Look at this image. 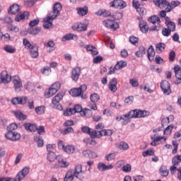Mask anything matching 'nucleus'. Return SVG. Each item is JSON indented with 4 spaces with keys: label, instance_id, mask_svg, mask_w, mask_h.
<instances>
[{
    "label": "nucleus",
    "instance_id": "nucleus-16",
    "mask_svg": "<svg viewBox=\"0 0 181 181\" xmlns=\"http://www.w3.org/2000/svg\"><path fill=\"white\" fill-rule=\"evenodd\" d=\"M56 160L58 162V164L55 165V168H67L69 166V163L66 162L62 156H57Z\"/></svg>",
    "mask_w": 181,
    "mask_h": 181
},
{
    "label": "nucleus",
    "instance_id": "nucleus-50",
    "mask_svg": "<svg viewBox=\"0 0 181 181\" xmlns=\"http://www.w3.org/2000/svg\"><path fill=\"white\" fill-rule=\"evenodd\" d=\"M173 128H175V124H170L168 127H166L164 130V135H170L171 134Z\"/></svg>",
    "mask_w": 181,
    "mask_h": 181
},
{
    "label": "nucleus",
    "instance_id": "nucleus-21",
    "mask_svg": "<svg viewBox=\"0 0 181 181\" xmlns=\"http://www.w3.org/2000/svg\"><path fill=\"white\" fill-rule=\"evenodd\" d=\"M165 25L171 32L176 30V24L174 22L170 21L169 17H165Z\"/></svg>",
    "mask_w": 181,
    "mask_h": 181
},
{
    "label": "nucleus",
    "instance_id": "nucleus-43",
    "mask_svg": "<svg viewBox=\"0 0 181 181\" xmlns=\"http://www.w3.org/2000/svg\"><path fill=\"white\" fill-rule=\"evenodd\" d=\"M117 148L119 149H121L122 151H127V149H129V146H128V144L124 142V141H121L118 145H117Z\"/></svg>",
    "mask_w": 181,
    "mask_h": 181
},
{
    "label": "nucleus",
    "instance_id": "nucleus-23",
    "mask_svg": "<svg viewBox=\"0 0 181 181\" xmlns=\"http://www.w3.org/2000/svg\"><path fill=\"white\" fill-rule=\"evenodd\" d=\"M21 11V6L18 4H13L8 9V13L11 15H16Z\"/></svg>",
    "mask_w": 181,
    "mask_h": 181
},
{
    "label": "nucleus",
    "instance_id": "nucleus-9",
    "mask_svg": "<svg viewBox=\"0 0 181 181\" xmlns=\"http://www.w3.org/2000/svg\"><path fill=\"white\" fill-rule=\"evenodd\" d=\"M126 66H127V62H122V61L118 62L114 68L112 67L110 68L108 74H114V73H115V70H119V69H124V67H126Z\"/></svg>",
    "mask_w": 181,
    "mask_h": 181
},
{
    "label": "nucleus",
    "instance_id": "nucleus-30",
    "mask_svg": "<svg viewBox=\"0 0 181 181\" xmlns=\"http://www.w3.org/2000/svg\"><path fill=\"white\" fill-rule=\"evenodd\" d=\"M14 115L17 119H19V121H25V119L28 118L26 115L23 114V112L19 110L14 112Z\"/></svg>",
    "mask_w": 181,
    "mask_h": 181
},
{
    "label": "nucleus",
    "instance_id": "nucleus-11",
    "mask_svg": "<svg viewBox=\"0 0 181 181\" xmlns=\"http://www.w3.org/2000/svg\"><path fill=\"white\" fill-rule=\"evenodd\" d=\"M139 28L140 30L143 33H146L148 30H150V32H153V30H156V27H153L152 28H149V25H148V23H145V21H140L139 22Z\"/></svg>",
    "mask_w": 181,
    "mask_h": 181
},
{
    "label": "nucleus",
    "instance_id": "nucleus-4",
    "mask_svg": "<svg viewBox=\"0 0 181 181\" xmlns=\"http://www.w3.org/2000/svg\"><path fill=\"white\" fill-rule=\"evenodd\" d=\"M160 88L165 95L172 94V89H170V83L168 81H163L160 83Z\"/></svg>",
    "mask_w": 181,
    "mask_h": 181
},
{
    "label": "nucleus",
    "instance_id": "nucleus-22",
    "mask_svg": "<svg viewBox=\"0 0 181 181\" xmlns=\"http://www.w3.org/2000/svg\"><path fill=\"white\" fill-rule=\"evenodd\" d=\"M28 101V98L22 97V98H14L11 100V103L16 105V104H26Z\"/></svg>",
    "mask_w": 181,
    "mask_h": 181
},
{
    "label": "nucleus",
    "instance_id": "nucleus-61",
    "mask_svg": "<svg viewBox=\"0 0 181 181\" xmlns=\"http://www.w3.org/2000/svg\"><path fill=\"white\" fill-rule=\"evenodd\" d=\"M18 129V124L16 123H12L7 127V131H15Z\"/></svg>",
    "mask_w": 181,
    "mask_h": 181
},
{
    "label": "nucleus",
    "instance_id": "nucleus-8",
    "mask_svg": "<svg viewBox=\"0 0 181 181\" xmlns=\"http://www.w3.org/2000/svg\"><path fill=\"white\" fill-rule=\"evenodd\" d=\"M103 25H105L109 29H113V30H117L119 28V24L112 20H106L103 21Z\"/></svg>",
    "mask_w": 181,
    "mask_h": 181
},
{
    "label": "nucleus",
    "instance_id": "nucleus-51",
    "mask_svg": "<svg viewBox=\"0 0 181 181\" xmlns=\"http://www.w3.org/2000/svg\"><path fill=\"white\" fill-rule=\"evenodd\" d=\"M181 162V156H175L173 159H172V163H173L174 165H177L179 163Z\"/></svg>",
    "mask_w": 181,
    "mask_h": 181
},
{
    "label": "nucleus",
    "instance_id": "nucleus-34",
    "mask_svg": "<svg viewBox=\"0 0 181 181\" xmlns=\"http://www.w3.org/2000/svg\"><path fill=\"white\" fill-rule=\"evenodd\" d=\"M160 175L163 177H166L169 175V170L165 165H161L160 168Z\"/></svg>",
    "mask_w": 181,
    "mask_h": 181
},
{
    "label": "nucleus",
    "instance_id": "nucleus-12",
    "mask_svg": "<svg viewBox=\"0 0 181 181\" xmlns=\"http://www.w3.org/2000/svg\"><path fill=\"white\" fill-rule=\"evenodd\" d=\"M174 73L175 74V77L177 78L175 81V84H180L181 83V67L179 65H175L174 66Z\"/></svg>",
    "mask_w": 181,
    "mask_h": 181
},
{
    "label": "nucleus",
    "instance_id": "nucleus-54",
    "mask_svg": "<svg viewBox=\"0 0 181 181\" xmlns=\"http://www.w3.org/2000/svg\"><path fill=\"white\" fill-rule=\"evenodd\" d=\"M116 156L117 155L115 154V153H109L105 156V160H107L110 162V160H114L115 159Z\"/></svg>",
    "mask_w": 181,
    "mask_h": 181
},
{
    "label": "nucleus",
    "instance_id": "nucleus-33",
    "mask_svg": "<svg viewBox=\"0 0 181 181\" xmlns=\"http://www.w3.org/2000/svg\"><path fill=\"white\" fill-rule=\"evenodd\" d=\"M74 177H76L74 171L69 170L66 174L64 181H73Z\"/></svg>",
    "mask_w": 181,
    "mask_h": 181
},
{
    "label": "nucleus",
    "instance_id": "nucleus-59",
    "mask_svg": "<svg viewBox=\"0 0 181 181\" xmlns=\"http://www.w3.org/2000/svg\"><path fill=\"white\" fill-rule=\"evenodd\" d=\"M83 142L87 145H95V139H84Z\"/></svg>",
    "mask_w": 181,
    "mask_h": 181
},
{
    "label": "nucleus",
    "instance_id": "nucleus-15",
    "mask_svg": "<svg viewBox=\"0 0 181 181\" xmlns=\"http://www.w3.org/2000/svg\"><path fill=\"white\" fill-rule=\"evenodd\" d=\"M13 84H14V88L16 93H19L22 89V81H21V78L18 76H15L13 78Z\"/></svg>",
    "mask_w": 181,
    "mask_h": 181
},
{
    "label": "nucleus",
    "instance_id": "nucleus-2",
    "mask_svg": "<svg viewBox=\"0 0 181 181\" xmlns=\"http://www.w3.org/2000/svg\"><path fill=\"white\" fill-rule=\"evenodd\" d=\"M87 90V86L82 85L80 88L71 89L69 91V94L72 97H81L82 98H86V95H84V91Z\"/></svg>",
    "mask_w": 181,
    "mask_h": 181
},
{
    "label": "nucleus",
    "instance_id": "nucleus-41",
    "mask_svg": "<svg viewBox=\"0 0 181 181\" xmlns=\"http://www.w3.org/2000/svg\"><path fill=\"white\" fill-rule=\"evenodd\" d=\"M57 92H54V90L52 89V88H49V90L45 91V97L46 98H50V97H53L54 94H56Z\"/></svg>",
    "mask_w": 181,
    "mask_h": 181
},
{
    "label": "nucleus",
    "instance_id": "nucleus-37",
    "mask_svg": "<svg viewBox=\"0 0 181 181\" xmlns=\"http://www.w3.org/2000/svg\"><path fill=\"white\" fill-rule=\"evenodd\" d=\"M64 152H66V153H69L70 155L71 153H74V151H76V148L74 147V146L67 145L64 148Z\"/></svg>",
    "mask_w": 181,
    "mask_h": 181
},
{
    "label": "nucleus",
    "instance_id": "nucleus-57",
    "mask_svg": "<svg viewBox=\"0 0 181 181\" xmlns=\"http://www.w3.org/2000/svg\"><path fill=\"white\" fill-rule=\"evenodd\" d=\"M73 114H74L73 108H68L64 112V115H65V117H70V115H73Z\"/></svg>",
    "mask_w": 181,
    "mask_h": 181
},
{
    "label": "nucleus",
    "instance_id": "nucleus-46",
    "mask_svg": "<svg viewBox=\"0 0 181 181\" xmlns=\"http://www.w3.org/2000/svg\"><path fill=\"white\" fill-rule=\"evenodd\" d=\"M101 137L104 135V136H111L112 135V130L111 129H103L100 131Z\"/></svg>",
    "mask_w": 181,
    "mask_h": 181
},
{
    "label": "nucleus",
    "instance_id": "nucleus-35",
    "mask_svg": "<svg viewBox=\"0 0 181 181\" xmlns=\"http://www.w3.org/2000/svg\"><path fill=\"white\" fill-rule=\"evenodd\" d=\"M165 47H166V45L163 42H159L156 45V50L158 52V53H162L163 50H165Z\"/></svg>",
    "mask_w": 181,
    "mask_h": 181
},
{
    "label": "nucleus",
    "instance_id": "nucleus-62",
    "mask_svg": "<svg viewBox=\"0 0 181 181\" xmlns=\"http://www.w3.org/2000/svg\"><path fill=\"white\" fill-rule=\"evenodd\" d=\"M77 12L81 16H84V15H87V9L79 8H77Z\"/></svg>",
    "mask_w": 181,
    "mask_h": 181
},
{
    "label": "nucleus",
    "instance_id": "nucleus-3",
    "mask_svg": "<svg viewBox=\"0 0 181 181\" xmlns=\"http://www.w3.org/2000/svg\"><path fill=\"white\" fill-rule=\"evenodd\" d=\"M60 11H62V4L60 3H56L54 6L53 11L49 13L47 18H50L52 21L56 19L60 15Z\"/></svg>",
    "mask_w": 181,
    "mask_h": 181
},
{
    "label": "nucleus",
    "instance_id": "nucleus-19",
    "mask_svg": "<svg viewBox=\"0 0 181 181\" xmlns=\"http://www.w3.org/2000/svg\"><path fill=\"white\" fill-rule=\"evenodd\" d=\"M29 18V13L28 11H24L18 13L16 18L15 21L16 22H21V21H25V19H28Z\"/></svg>",
    "mask_w": 181,
    "mask_h": 181
},
{
    "label": "nucleus",
    "instance_id": "nucleus-47",
    "mask_svg": "<svg viewBox=\"0 0 181 181\" xmlns=\"http://www.w3.org/2000/svg\"><path fill=\"white\" fill-rule=\"evenodd\" d=\"M42 74L45 76H49V73H52V69L49 66H44L42 69H40Z\"/></svg>",
    "mask_w": 181,
    "mask_h": 181
},
{
    "label": "nucleus",
    "instance_id": "nucleus-20",
    "mask_svg": "<svg viewBox=\"0 0 181 181\" xmlns=\"http://www.w3.org/2000/svg\"><path fill=\"white\" fill-rule=\"evenodd\" d=\"M23 127L26 131H29V132H36L37 131V126L35 124L31 123H25Z\"/></svg>",
    "mask_w": 181,
    "mask_h": 181
},
{
    "label": "nucleus",
    "instance_id": "nucleus-28",
    "mask_svg": "<svg viewBox=\"0 0 181 181\" xmlns=\"http://www.w3.org/2000/svg\"><path fill=\"white\" fill-rule=\"evenodd\" d=\"M148 54V59L150 62H153L154 57H155V49H153V46L151 45L148 47V49L147 51Z\"/></svg>",
    "mask_w": 181,
    "mask_h": 181
},
{
    "label": "nucleus",
    "instance_id": "nucleus-36",
    "mask_svg": "<svg viewBox=\"0 0 181 181\" xmlns=\"http://www.w3.org/2000/svg\"><path fill=\"white\" fill-rule=\"evenodd\" d=\"M148 22H150L151 23H153L154 25V23H158V25H159V23H160V18H159V17L158 16H151L148 19Z\"/></svg>",
    "mask_w": 181,
    "mask_h": 181
},
{
    "label": "nucleus",
    "instance_id": "nucleus-32",
    "mask_svg": "<svg viewBox=\"0 0 181 181\" xmlns=\"http://www.w3.org/2000/svg\"><path fill=\"white\" fill-rule=\"evenodd\" d=\"M50 17H47L44 19L43 26L45 29H50V28H53V23H52Z\"/></svg>",
    "mask_w": 181,
    "mask_h": 181
},
{
    "label": "nucleus",
    "instance_id": "nucleus-24",
    "mask_svg": "<svg viewBox=\"0 0 181 181\" xmlns=\"http://www.w3.org/2000/svg\"><path fill=\"white\" fill-rule=\"evenodd\" d=\"M1 83H9L12 78L8 74V71H3L1 74Z\"/></svg>",
    "mask_w": 181,
    "mask_h": 181
},
{
    "label": "nucleus",
    "instance_id": "nucleus-38",
    "mask_svg": "<svg viewBox=\"0 0 181 181\" xmlns=\"http://www.w3.org/2000/svg\"><path fill=\"white\" fill-rule=\"evenodd\" d=\"M145 53H146L145 47L141 46L139 47V51L136 52L135 55L136 56V57H142V56H144Z\"/></svg>",
    "mask_w": 181,
    "mask_h": 181
},
{
    "label": "nucleus",
    "instance_id": "nucleus-7",
    "mask_svg": "<svg viewBox=\"0 0 181 181\" xmlns=\"http://www.w3.org/2000/svg\"><path fill=\"white\" fill-rule=\"evenodd\" d=\"M110 6L117 9H124V8L127 7V3L122 0H114L110 2Z\"/></svg>",
    "mask_w": 181,
    "mask_h": 181
},
{
    "label": "nucleus",
    "instance_id": "nucleus-56",
    "mask_svg": "<svg viewBox=\"0 0 181 181\" xmlns=\"http://www.w3.org/2000/svg\"><path fill=\"white\" fill-rule=\"evenodd\" d=\"M34 139L35 142L37 143V146H39V148H42V146H43V139H42L40 136H35Z\"/></svg>",
    "mask_w": 181,
    "mask_h": 181
},
{
    "label": "nucleus",
    "instance_id": "nucleus-44",
    "mask_svg": "<svg viewBox=\"0 0 181 181\" xmlns=\"http://www.w3.org/2000/svg\"><path fill=\"white\" fill-rule=\"evenodd\" d=\"M86 50H88V52H91V54H93V56L98 54V51H97V48L91 45H88L86 47Z\"/></svg>",
    "mask_w": 181,
    "mask_h": 181
},
{
    "label": "nucleus",
    "instance_id": "nucleus-39",
    "mask_svg": "<svg viewBox=\"0 0 181 181\" xmlns=\"http://www.w3.org/2000/svg\"><path fill=\"white\" fill-rule=\"evenodd\" d=\"M161 139H163L164 141L165 142L168 138L166 136H157L154 139L153 141L151 143V145H152V146H156V145H158V142Z\"/></svg>",
    "mask_w": 181,
    "mask_h": 181
},
{
    "label": "nucleus",
    "instance_id": "nucleus-6",
    "mask_svg": "<svg viewBox=\"0 0 181 181\" xmlns=\"http://www.w3.org/2000/svg\"><path fill=\"white\" fill-rule=\"evenodd\" d=\"M6 139H9V141H19L21 139V134L12 131H8V132L5 134Z\"/></svg>",
    "mask_w": 181,
    "mask_h": 181
},
{
    "label": "nucleus",
    "instance_id": "nucleus-10",
    "mask_svg": "<svg viewBox=\"0 0 181 181\" xmlns=\"http://www.w3.org/2000/svg\"><path fill=\"white\" fill-rule=\"evenodd\" d=\"M74 175H75V177L79 179V180L84 179L85 174L84 172H83L81 165H76L74 171Z\"/></svg>",
    "mask_w": 181,
    "mask_h": 181
},
{
    "label": "nucleus",
    "instance_id": "nucleus-17",
    "mask_svg": "<svg viewBox=\"0 0 181 181\" xmlns=\"http://www.w3.org/2000/svg\"><path fill=\"white\" fill-rule=\"evenodd\" d=\"M153 4L156 6L160 8V9H163V8H168L169 1L166 0H153Z\"/></svg>",
    "mask_w": 181,
    "mask_h": 181
},
{
    "label": "nucleus",
    "instance_id": "nucleus-13",
    "mask_svg": "<svg viewBox=\"0 0 181 181\" xmlns=\"http://www.w3.org/2000/svg\"><path fill=\"white\" fill-rule=\"evenodd\" d=\"M29 173V168H24L21 171H20L17 175L16 176L14 181H21L24 177H26V175Z\"/></svg>",
    "mask_w": 181,
    "mask_h": 181
},
{
    "label": "nucleus",
    "instance_id": "nucleus-42",
    "mask_svg": "<svg viewBox=\"0 0 181 181\" xmlns=\"http://www.w3.org/2000/svg\"><path fill=\"white\" fill-rule=\"evenodd\" d=\"M91 114H93V112L90 109H84L81 112V117H86L87 118L91 117Z\"/></svg>",
    "mask_w": 181,
    "mask_h": 181
},
{
    "label": "nucleus",
    "instance_id": "nucleus-14",
    "mask_svg": "<svg viewBox=\"0 0 181 181\" xmlns=\"http://www.w3.org/2000/svg\"><path fill=\"white\" fill-rule=\"evenodd\" d=\"M73 30H77V32H86L87 30V24L76 23L72 26Z\"/></svg>",
    "mask_w": 181,
    "mask_h": 181
},
{
    "label": "nucleus",
    "instance_id": "nucleus-45",
    "mask_svg": "<svg viewBox=\"0 0 181 181\" xmlns=\"http://www.w3.org/2000/svg\"><path fill=\"white\" fill-rule=\"evenodd\" d=\"M90 100L91 103H98L100 101V95L97 93H93L90 96Z\"/></svg>",
    "mask_w": 181,
    "mask_h": 181
},
{
    "label": "nucleus",
    "instance_id": "nucleus-52",
    "mask_svg": "<svg viewBox=\"0 0 181 181\" xmlns=\"http://www.w3.org/2000/svg\"><path fill=\"white\" fill-rule=\"evenodd\" d=\"M25 88L28 91H33L35 90V83L32 82H28L26 85H25Z\"/></svg>",
    "mask_w": 181,
    "mask_h": 181
},
{
    "label": "nucleus",
    "instance_id": "nucleus-5",
    "mask_svg": "<svg viewBox=\"0 0 181 181\" xmlns=\"http://www.w3.org/2000/svg\"><path fill=\"white\" fill-rule=\"evenodd\" d=\"M132 5L133 7L135 8V9L136 10V12L139 13L140 16L146 14V10L141 6V3H139L138 0H133Z\"/></svg>",
    "mask_w": 181,
    "mask_h": 181
},
{
    "label": "nucleus",
    "instance_id": "nucleus-63",
    "mask_svg": "<svg viewBox=\"0 0 181 181\" xmlns=\"http://www.w3.org/2000/svg\"><path fill=\"white\" fill-rule=\"evenodd\" d=\"M176 57V53L175 51H170L169 54V61L170 62H175V58Z\"/></svg>",
    "mask_w": 181,
    "mask_h": 181
},
{
    "label": "nucleus",
    "instance_id": "nucleus-18",
    "mask_svg": "<svg viewBox=\"0 0 181 181\" xmlns=\"http://www.w3.org/2000/svg\"><path fill=\"white\" fill-rule=\"evenodd\" d=\"M80 74H81V69H80V67L74 68L71 71L72 80H74V81H77L78 77H80Z\"/></svg>",
    "mask_w": 181,
    "mask_h": 181
},
{
    "label": "nucleus",
    "instance_id": "nucleus-58",
    "mask_svg": "<svg viewBox=\"0 0 181 181\" xmlns=\"http://www.w3.org/2000/svg\"><path fill=\"white\" fill-rule=\"evenodd\" d=\"M40 30H42V29L40 27H36L35 28L30 29V35H37Z\"/></svg>",
    "mask_w": 181,
    "mask_h": 181
},
{
    "label": "nucleus",
    "instance_id": "nucleus-40",
    "mask_svg": "<svg viewBox=\"0 0 181 181\" xmlns=\"http://www.w3.org/2000/svg\"><path fill=\"white\" fill-rule=\"evenodd\" d=\"M88 135H90V136L92 139H94V138L100 139V138H101V134H100V131L97 132V131H95V130H93V131L90 130Z\"/></svg>",
    "mask_w": 181,
    "mask_h": 181
},
{
    "label": "nucleus",
    "instance_id": "nucleus-53",
    "mask_svg": "<svg viewBox=\"0 0 181 181\" xmlns=\"http://www.w3.org/2000/svg\"><path fill=\"white\" fill-rule=\"evenodd\" d=\"M23 43L25 49H29V50H30V49L35 47V45H33L30 44V42H29V40H28V39H24Z\"/></svg>",
    "mask_w": 181,
    "mask_h": 181
},
{
    "label": "nucleus",
    "instance_id": "nucleus-25",
    "mask_svg": "<svg viewBox=\"0 0 181 181\" xmlns=\"http://www.w3.org/2000/svg\"><path fill=\"white\" fill-rule=\"evenodd\" d=\"M117 79L115 78H113L109 82V90H110V91H112V93H115V91H117Z\"/></svg>",
    "mask_w": 181,
    "mask_h": 181
},
{
    "label": "nucleus",
    "instance_id": "nucleus-1",
    "mask_svg": "<svg viewBox=\"0 0 181 181\" xmlns=\"http://www.w3.org/2000/svg\"><path fill=\"white\" fill-rule=\"evenodd\" d=\"M149 115V112L146 110H141L135 109L131 110L128 114L125 115V118H145Z\"/></svg>",
    "mask_w": 181,
    "mask_h": 181
},
{
    "label": "nucleus",
    "instance_id": "nucleus-55",
    "mask_svg": "<svg viewBox=\"0 0 181 181\" xmlns=\"http://www.w3.org/2000/svg\"><path fill=\"white\" fill-rule=\"evenodd\" d=\"M72 110H74V114H76V112H80L81 115V112H83V107L80 105H76Z\"/></svg>",
    "mask_w": 181,
    "mask_h": 181
},
{
    "label": "nucleus",
    "instance_id": "nucleus-64",
    "mask_svg": "<svg viewBox=\"0 0 181 181\" xmlns=\"http://www.w3.org/2000/svg\"><path fill=\"white\" fill-rule=\"evenodd\" d=\"M122 170L123 172H131L132 170L131 165L127 164L125 165H123Z\"/></svg>",
    "mask_w": 181,
    "mask_h": 181
},
{
    "label": "nucleus",
    "instance_id": "nucleus-27",
    "mask_svg": "<svg viewBox=\"0 0 181 181\" xmlns=\"http://www.w3.org/2000/svg\"><path fill=\"white\" fill-rule=\"evenodd\" d=\"M180 6V1H173L170 4L169 3L168 7L165 8V12H170L172 9H175L176 6Z\"/></svg>",
    "mask_w": 181,
    "mask_h": 181
},
{
    "label": "nucleus",
    "instance_id": "nucleus-29",
    "mask_svg": "<svg viewBox=\"0 0 181 181\" xmlns=\"http://www.w3.org/2000/svg\"><path fill=\"white\" fill-rule=\"evenodd\" d=\"M30 56L33 59H36L39 56V47L34 45V47L30 49Z\"/></svg>",
    "mask_w": 181,
    "mask_h": 181
},
{
    "label": "nucleus",
    "instance_id": "nucleus-60",
    "mask_svg": "<svg viewBox=\"0 0 181 181\" xmlns=\"http://www.w3.org/2000/svg\"><path fill=\"white\" fill-rule=\"evenodd\" d=\"M51 88L54 90V93H57L59 89L60 88V83L57 82L52 85Z\"/></svg>",
    "mask_w": 181,
    "mask_h": 181
},
{
    "label": "nucleus",
    "instance_id": "nucleus-26",
    "mask_svg": "<svg viewBox=\"0 0 181 181\" xmlns=\"http://www.w3.org/2000/svg\"><path fill=\"white\" fill-rule=\"evenodd\" d=\"M63 97H64V93H57L52 99V104L56 105V104H59L62 100H63Z\"/></svg>",
    "mask_w": 181,
    "mask_h": 181
},
{
    "label": "nucleus",
    "instance_id": "nucleus-49",
    "mask_svg": "<svg viewBox=\"0 0 181 181\" xmlns=\"http://www.w3.org/2000/svg\"><path fill=\"white\" fill-rule=\"evenodd\" d=\"M4 50L7 52V53H15V52H16V48L12 47V45H6L4 47Z\"/></svg>",
    "mask_w": 181,
    "mask_h": 181
},
{
    "label": "nucleus",
    "instance_id": "nucleus-48",
    "mask_svg": "<svg viewBox=\"0 0 181 181\" xmlns=\"http://www.w3.org/2000/svg\"><path fill=\"white\" fill-rule=\"evenodd\" d=\"M47 158L49 162H54L57 156H56V153H54V152H49L48 153Z\"/></svg>",
    "mask_w": 181,
    "mask_h": 181
},
{
    "label": "nucleus",
    "instance_id": "nucleus-31",
    "mask_svg": "<svg viewBox=\"0 0 181 181\" xmlns=\"http://www.w3.org/2000/svg\"><path fill=\"white\" fill-rule=\"evenodd\" d=\"M78 37L77 35L69 33L62 37V42H66V40H77Z\"/></svg>",
    "mask_w": 181,
    "mask_h": 181
}]
</instances>
